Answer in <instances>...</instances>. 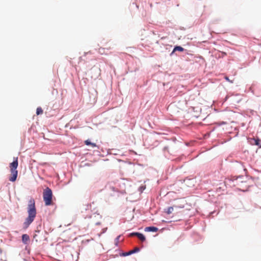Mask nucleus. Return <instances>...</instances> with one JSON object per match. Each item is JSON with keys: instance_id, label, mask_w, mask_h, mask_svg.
Listing matches in <instances>:
<instances>
[{"instance_id": "obj_16", "label": "nucleus", "mask_w": 261, "mask_h": 261, "mask_svg": "<svg viewBox=\"0 0 261 261\" xmlns=\"http://www.w3.org/2000/svg\"><path fill=\"white\" fill-rule=\"evenodd\" d=\"M224 79H225V80L226 81L230 82V83H233V81L230 80L227 76H224Z\"/></svg>"}, {"instance_id": "obj_15", "label": "nucleus", "mask_w": 261, "mask_h": 261, "mask_svg": "<svg viewBox=\"0 0 261 261\" xmlns=\"http://www.w3.org/2000/svg\"><path fill=\"white\" fill-rule=\"evenodd\" d=\"M140 250L139 248L138 247L135 248L133 250H130V253L132 254L137 252Z\"/></svg>"}, {"instance_id": "obj_21", "label": "nucleus", "mask_w": 261, "mask_h": 261, "mask_svg": "<svg viewBox=\"0 0 261 261\" xmlns=\"http://www.w3.org/2000/svg\"><path fill=\"white\" fill-rule=\"evenodd\" d=\"M213 111H214L215 112H218L216 108H214Z\"/></svg>"}, {"instance_id": "obj_12", "label": "nucleus", "mask_w": 261, "mask_h": 261, "mask_svg": "<svg viewBox=\"0 0 261 261\" xmlns=\"http://www.w3.org/2000/svg\"><path fill=\"white\" fill-rule=\"evenodd\" d=\"M184 49L182 47L180 46H176L174 48L173 52H174L175 51H184Z\"/></svg>"}, {"instance_id": "obj_17", "label": "nucleus", "mask_w": 261, "mask_h": 261, "mask_svg": "<svg viewBox=\"0 0 261 261\" xmlns=\"http://www.w3.org/2000/svg\"><path fill=\"white\" fill-rule=\"evenodd\" d=\"M132 253H130V251H128L127 252H126L124 254V255H130L132 254Z\"/></svg>"}, {"instance_id": "obj_23", "label": "nucleus", "mask_w": 261, "mask_h": 261, "mask_svg": "<svg viewBox=\"0 0 261 261\" xmlns=\"http://www.w3.org/2000/svg\"><path fill=\"white\" fill-rule=\"evenodd\" d=\"M213 105H215V100H213Z\"/></svg>"}, {"instance_id": "obj_5", "label": "nucleus", "mask_w": 261, "mask_h": 261, "mask_svg": "<svg viewBox=\"0 0 261 261\" xmlns=\"http://www.w3.org/2000/svg\"><path fill=\"white\" fill-rule=\"evenodd\" d=\"M131 236H136L142 242L145 241V236L141 233L139 232H133L130 234Z\"/></svg>"}, {"instance_id": "obj_19", "label": "nucleus", "mask_w": 261, "mask_h": 261, "mask_svg": "<svg viewBox=\"0 0 261 261\" xmlns=\"http://www.w3.org/2000/svg\"><path fill=\"white\" fill-rule=\"evenodd\" d=\"M239 190L240 191H242L243 192H246L247 191V190H242L241 189H239Z\"/></svg>"}, {"instance_id": "obj_14", "label": "nucleus", "mask_w": 261, "mask_h": 261, "mask_svg": "<svg viewBox=\"0 0 261 261\" xmlns=\"http://www.w3.org/2000/svg\"><path fill=\"white\" fill-rule=\"evenodd\" d=\"M173 211V207L171 206V207H169L168 208L166 212L168 214H170L172 213Z\"/></svg>"}, {"instance_id": "obj_9", "label": "nucleus", "mask_w": 261, "mask_h": 261, "mask_svg": "<svg viewBox=\"0 0 261 261\" xmlns=\"http://www.w3.org/2000/svg\"><path fill=\"white\" fill-rule=\"evenodd\" d=\"M29 236L27 234H24L22 236V241L24 244H27L29 241Z\"/></svg>"}, {"instance_id": "obj_3", "label": "nucleus", "mask_w": 261, "mask_h": 261, "mask_svg": "<svg viewBox=\"0 0 261 261\" xmlns=\"http://www.w3.org/2000/svg\"><path fill=\"white\" fill-rule=\"evenodd\" d=\"M43 200L46 205H50L53 204V193L50 188L47 187L45 190H44L43 193Z\"/></svg>"}, {"instance_id": "obj_13", "label": "nucleus", "mask_w": 261, "mask_h": 261, "mask_svg": "<svg viewBox=\"0 0 261 261\" xmlns=\"http://www.w3.org/2000/svg\"><path fill=\"white\" fill-rule=\"evenodd\" d=\"M43 110L42 109V108L41 107H38L37 108V110H36V114L37 115H40V114H42L43 113Z\"/></svg>"}, {"instance_id": "obj_20", "label": "nucleus", "mask_w": 261, "mask_h": 261, "mask_svg": "<svg viewBox=\"0 0 261 261\" xmlns=\"http://www.w3.org/2000/svg\"><path fill=\"white\" fill-rule=\"evenodd\" d=\"M120 237V236H118V237H117V238H116V239L117 241H118V240H119V239Z\"/></svg>"}, {"instance_id": "obj_18", "label": "nucleus", "mask_w": 261, "mask_h": 261, "mask_svg": "<svg viewBox=\"0 0 261 261\" xmlns=\"http://www.w3.org/2000/svg\"><path fill=\"white\" fill-rule=\"evenodd\" d=\"M213 216H214V215H215V214L217 215H218V212H217L215 210H213Z\"/></svg>"}, {"instance_id": "obj_8", "label": "nucleus", "mask_w": 261, "mask_h": 261, "mask_svg": "<svg viewBox=\"0 0 261 261\" xmlns=\"http://www.w3.org/2000/svg\"><path fill=\"white\" fill-rule=\"evenodd\" d=\"M213 57L215 56L216 58H219L221 57V55L223 54V53L219 52L218 50H216L215 49H213Z\"/></svg>"}, {"instance_id": "obj_2", "label": "nucleus", "mask_w": 261, "mask_h": 261, "mask_svg": "<svg viewBox=\"0 0 261 261\" xmlns=\"http://www.w3.org/2000/svg\"><path fill=\"white\" fill-rule=\"evenodd\" d=\"M18 158L14 159L13 162L10 164L11 176L9 178V180L12 182L15 181L16 180L18 171L17 168L18 167Z\"/></svg>"}, {"instance_id": "obj_1", "label": "nucleus", "mask_w": 261, "mask_h": 261, "mask_svg": "<svg viewBox=\"0 0 261 261\" xmlns=\"http://www.w3.org/2000/svg\"><path fill=\"white\" fill-rule=\"evenodd\" d=\"M27 209L28 216L23 224V227L24 229H27L29 226L36 216L37 212L35 207V201L33 198H31L29 200Z\"/></svg>"}, {"instance_id": "obj_24", "label": "nucleus", "mask_w": 261, "mask_h": 261, "mask_svg": "<svg viewBox=\"0 0 261 261\" xmlns=\"http://www.w3.org/2000/svg\"><path fill=\"white\" fill-rule=\"evenodd\" d=\"M217 145H214L213 144V147L214 148L215 146H216Z\"/></svg>"}, {"instance_id": "obj_25", "label": "nucleus", "mask_w": 261, "mask_h": 261, "mask_svg": "<svg viewBox=\"0 0 261 261\" xmlns=\"http://www.w3.org/2000/svg\"><path fill=\"white\" fill-rule=\"evenodd\" d=\"M232 186H235V184L233 183Z\"/></svg>"}, {"instance_id": "obj_22", "label": "nucleus", "mask_w": 261, "mask_h": 261, "mask_svg": "<svg viewBox=\"0 0 261 261\" xmlns=\"http://www.w3.org/2000/svg\"><path fill=\"white\" fill-rule=\"evenodd\" d=\"M227 98V96H226V97H225V99H224V101H223V102H224L225 101H226V100Z\"/></svg>"}, {"instance_id": "obj_7", "label": "nucleus", "mask_w": 261, "mask_h": 261, "mask_svg": "<svg viewBox=\"0 0 261 261\" xmlns=\"http://www.w3.org/2000/svg\"><path fill=\"white\" fill-rule=\"evenodd\" d=\"M158 230V228L154 226L147 227L145 228V231L156 232Z\"/></svg>"}, {"instance_id": "obj_11", "label": "nucleus", "mask_w": 261, "mask_h": 261, "mask_svg": "<svg viewBox=\"0 0 261 261\" xmlns=\"http://www.w3.org/2000/svg\"><path fill=\"white\" fill-rule=\"evenodd\" d=\"M85 144L86 145H90L93 148L96 147L97 146V145L95 143L91 142L89 140H86L85 141Z\"/></svg>"}, {"instance_id": "obj_6", "label": "nucleus", "mask_w": 261, "mask_h": 261, "mask_svg": "<svg viewBox=\"0 0 261 261\" xmlns=\"http://www.w3.org/2000/svg\"><path fill=\"white\" fill-rule=\"evenodd\" d=\"M253 142H251L250 143L252 145H255L261 148V140L258 138H255L252 139Z\"/></svg>"}, {"instance_id": "obj_10", "label": "nucleus", "mask_w": 261, "mask_h": 261, "mask_svg": "<svg viewBox=\"0 0 261 261\" xmlns=\"http://www.w3.org/2000/svg\"><path fill=\"white\" fill-rule=\"evenodd\" d=\"M111 48V47L110 46L106 48L107 49H110ZM105 49H106V48L100 47L98 48V51L100 54L103 55V54H105Z\"/></svg>"}, {"instance_id": "obj_26", "label": "nucleus", "mask_w": 261, "mask_h": 261, "mask_svg": "<svg viewBox=\"0 0 261 261\" xmlns=\"http://www.w3.org/2000/svg\"><path fill=\"white\" fill-rule=\"evenodd\" d=\"M260 208H261V207H260Z\"/></svg>"}, {"instance_id": "obj_4", "label": "nucleus", "mask_w": 261, "mask_h": 261, "mask_svg": "<svg viewBox=\"0 0 261 261\" xmlns=\"http://www.w3.org/2000/svg\"><path fill=\"white\" fill-rule=\"evenodd\" d=\"M244 177L243 175H239V176H231L230 177H228L226 178V182H227V181H229L230 182H232V183L236 181H237L239 179H242Z\"/></svg>"}]
</instances>
